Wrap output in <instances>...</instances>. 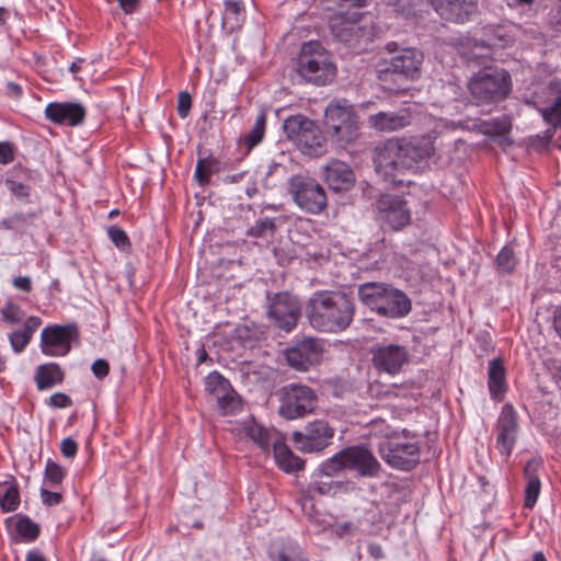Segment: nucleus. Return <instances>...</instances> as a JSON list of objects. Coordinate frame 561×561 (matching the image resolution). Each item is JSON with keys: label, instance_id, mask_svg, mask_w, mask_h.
<instances>
[{"label": "nucleus", "instance_id": "obj_1", "mask_svg": "<svg viewBox=\"0 0 561 561\" xmlns=\"http://www.w3.org/2000/svg\"><path fill=\"white\" fill-rule=\"evenodd\" d=\"M434 150L431 138L414 141L389 139L374 151L375 170L386 182L402 183L399 176L431 157Z\"/></svg>", "mask_w": 561, "mask_h": 561}, {"label": "nucleus", "instance_id": "obj_2", "mask_svg": "<svg viewBox=\"0 0 561 561\" xmlns=\"http://www.w3.org/2000/svg\"><path fill=\"white\" fill-rule=\"evenodd\" d=\"M354 314L355 306L352 298L340 291H316L306 306L309 324L320 332L344 331L352 323Z\"/></svg>", "mask_w": 561, "mask_h": 561}, {"label": "nucleus", "instance_id": "obj_3", "mask_svg": "<svg viewBox=\"0 0 561 561\" xmlns=\"http://www.w3.org/2000/svg\"><path fill=\"white\" fill-rule=\"evenodd\" d=\"M371 426L383 440L378 445L381 458L391 468L410 471L420 462V445L415 435L408 430L390 431L383 421H373Z\"/></svg>", "mask_w": 561, "mask_h": 561}, {"label": "nucleus", "instance_id": "obj_4", "mask_svg": "<svg viewBox=\"0 0 561 561\" xmlns=\"http://www.w3.org/2000/svg\"><path fill=\"white\" fill-rule=\"evenodd\" d=\"M359 300L378 314L399 319L411 311V300L408 296L383 283H365L358 288Z\"/></svg>", "mask_w": 561, "mask_h": 561}, {"label": "nucleus", "instance_id": "obj_5", "mask_svg": "<svg viewBox=\"0 0 561 561\" xmlns=\"http://www.w3.org/2000/svg\"><path fill=\"white\" fill-rule=\"evenodd\" d=\"M295 72L300 81L314 85H325L334 79L336 68L322 44L310 41L300 48Z\"/></svg>", "mask_w": 561, "mask_h": 561}, {"label": "nucleus", "instance_id": "obj_6", "mask_svg": "<svg viewBox=\"0 0 561 561\" xmlns=\"http://www.w3.org/2000/svg\"><path fill=\"white\" fill-rule=\"evenodd\" d=\"M324 126L333 142L339 147L354 142L359 136L357 115L346 100H334L324 111Z\"/></svg>", "mask_w": 561, "mask_h": 561}, {"label": "nucleus", "instance_id": "obj_7", "mask_svg": "<svg viewBox=\"0 0 561 561\" xmlns=\"http://www.w3.org/2000/svg\"><path fill=\"white\" fill-rule=\"evenodd\" d=\"M424 60L423 53L415 48H402L389 60H383L377 66V78L385 88L392 89L389 83L397 81L415 80L421 76V67Z\"/></svg>", "mask_w": 561, "mask_h": 561}, {"label": "nucleus", "instance_id": "obj_8", "mask_svg": "<svg viewBox=\"0 0 561 561\" xmlns=\"http://www.w3.org/2000/svg\"><path fill=\"white\" fill-rule=\"evenodd\" d=\"M283 128L288 139L302 153L310 157L322 156L327 150V140L319 126L305 115L289 116L284 121Z\"/></svg>", "mask_w": 561, "mask_h": 561}, {"label": "nucleus", "instance_id": "obj_9", "mask_svg": "<svg viewBox=\"0 0 561 561\" xmlns=\"http://www.w3.org/2000/svg\"><path fill=\"white\" fill-rule=\"evenodd\" d=\"M468 89L477 104L496 103L510 94L511 76L503 69L483 70L470 79Z\"/></svg>", "mask_w": 561, "mask_h": 561}, {"label": "nucleus", "instance_id": "obj_10", "mask_svg": "<svg viewBox=\"0 0 561 561\" xmlns=\"http://www.w3.org/2000/svg\"><path fill=\"white\" fill-rule=\"evenodd\" d=\"M288 192L295 204L304 211L318 215L327 207L324 188L314 179L294 175L288 180Z\"/></svg>", "mask_w": 561, "mask_h": 561}, {"label": "nucleus", "instance_id": "obj_11", "mask_svg": "<svg viewBox=\"0 0 561 561\" xmlns=\"http://www.w3.org/2000/svg\"><path fill=\"white\" fill-rule=\"evenodd\" d=\"M317 402V394L310 387L289 383L280 389L278 412L286 420L300 419L312 413Z\"/></svg>", "mask_w": 561, "mask_h": 561}, {"label": "nucleus", "instance_id": "obj_12", "mask_svg": "<svg viewBox=\"0 0 561 561\" xmlns=\"http://www.w3.org/2000/svg\"><path fill=\"white\" fill-rule=\"evenodd\" d=\"M331 463L339 466L341 471L355 470L362 477H375L380 470V463L366 448L353 446L345 448L331 457Z\"/></svg>", "mask_w": 561, "mask_h": 561}, {"label": "nucleus", "instance_id": "obj_13", "mask_svg": "<svg viewBox=\"0 0 561 561\" xmlns=\"http://www.w3.org/2000/svg\"><path fill=\"white\" fill-rule=\"evenodd\" d=\"M334 428L324 420L309 422L304 431L295 432L293 439L296 447L304 453H319L331 444Z\"/></svg>", "mask_w": 561, "mask_h": 561}, {"label": "nucleus", "instance_id": "obj_14", "mask_svg": "<svg viewBox=\"0 0 561 561\" xmlns=\"http://www.w3.org/2000/svg\"><path fill=\"white\" fill-rule=\"evenodd\" d=\"M323 346L317 337H302L286 350L285 356L288 365L296 370L306 371L320 363Z\"/></svg>", "mask_w": 561, "mask_h": 561}, {"label": "nucleus", "instance_id": "obj_15", "mask_svg": "<svg viewBox=\"0 0 561 561\" xmlns=\"http://www.w3.org/2000/svg\"><path fill=\"white\" fill-rule=\"evenodd\" d=\"M301 314L298 298L288 293L276 294L268 308V317L279 329L289 332L296 325Z\"/></svg>", "mask_w": 561, "mask_h": 561}, {"label": "nucleus", "instance_id": "obj_16", "mask_svg": "<svg viewBox=\"0 0 561 561\" xmlns=\"http://www.w3.org/2000/svg\"><path fill=\"white\" fill-rule=\"evenodd\" d=\"M376 207L377 218L383 227L398 231L410 224L411 211L400 196L382 195Z\"/></svg>", "mask_w": 561, "mask_h": 561}, {"label": "nucleus", "instance_id": "obj_17", "mask_svg": "<svg viewBox=\"0 0 561 561\" xmlns=\"http://www.w3.org/2000/svg\"><path fill=\"white\" fill-rule=\"evenodd\" d=\"M76 335L77 328L72 324L46 327L41 334V350L48 356H65Z\"/></svg>", "mask_w": 561, "mask_h": 561}, {"label": "nucleus", "instance_id": "obj_18", "mask_svg": "<svg viewBox=\"0 0 561 561\" xmlns=\"http://www.w3.org/2000/svg\"><path fill=\"white\" fill-rule=\"evenodd\" d=\"M371 354L375 368L389 375L398 374L410 359L408 348L399 344L377 345Z\"/></svg>", "mask_w": 561, "mask_h": 561}, {"label": "nucleus", "instance_id": "obj_19", "mask_svg": "<svg viewBox=\"0 0 561 561\" xmlns=\"http://www.w3.org/2000/svg\"><path fill=\"white\" fill-rule=\"evenodd\" d=\"M517 413L512 404L503 405L496 424V448L508 457L515 446L518 434Z\"/></svg>", "mask_w": 561, "mask_h": 561}, {"label": "nucleus", "instance_id": "obj_20", "mask_svg": "<svg viewBox=\"0 0 561 561\" xmlns=\"http://www.w3.org/2000/svg\"><path fill=\"white\" fill-rule=\"evenodd\" d=\"M411 107H402L393 112H378L368 116V126L380 133H393L405 128L412 123Z\"/></svg>", "mask_w": 561, "mask_h": 561}, {"label": "nucleus", "instance_id": "obj_21", "mask_svg": "<svg viewBox=\"0 0 561 561\" xmlns=\"http://www.w3.org/2000/svg\"><path fill=\"white\" fill-rule=\"evenodd\" d=\"M479 0H432L435 11L442 19L465 23L478 11Z\"/></svg>", "mask_w": 561, "mask_h": 561}, {"label": "nucleus", "instance_id": "obj_22", "mask_svg": "<svg viewBox=\"0 0 561 561\" xmlns=\"http://www.w3.org/2000/svg\"><path fill=\"white\" fill-rule=\"evenodd\" d=\"M46 117L55 124L78 126L85 117V108L80 103H49L45 108Z\"/></svg>", "mask_w": 561, "mask_h": 561}, {"label": "nucleus", "instance_id": "obj_23", "mask_svg": "<svg viewBox=\"0 0 561 561\" xmlns=\"http://www.w3.org/2000/svg\"><path fill=\"white\" fill-rule=\"evenodd\" d=\"M341 472L339 466L331 463V458L322 462L316 472L312 474V481L309 489L321 495H334L342 488L343 482L336 481L333 478Z\"/></svg>", "mask_w": 561, "mask_h": 561}, {"label": "nucleus", "instance_id": "obj_24", "mask_svg": "<svg viewBox=\"0 0 561 561\" xmlns=\"http://www.w3.org/2000/svg\"><path fill=\"white\" fill-rule=\"evenodd\" d=\"M323 178L329 187L335 192L348 191L355 182L352 169L340 160H332L323 167Z\"/></svg>", "mask_w": 561, "mask_h": 561}, {"label": "nucleus", "instance_id": "obj_25", "mask_svg": "<svg viewBox=\"0 0 561 561\" xmlns=\"http://www.w3.org/2000/svg\"><path fill=\"white\" fill-rule=\"evenodd\" d=\"M42 325V319L38 317H28L23 327L14 330L9 334V341L12 350L15 353H21L27 346L30 341L32 340L36 330Z\"/></svg>", "mask_w": 561, "mask_h": 561}, {"label": "nucleus", "instance_id": "obj_26", "mask_svg": "<svg viewBox=\"0 0 561 561\" xmlns=\"http://www.w3.org/2000/svg\"><path fill=\"white\" fill-rule=\"evenodd\" d=\"M541 466V460L539 459H530L524 469V477L527 481V485L525 489L526 497H525V506L531 508L539 496L540 493V480L537 476V471Z\"/></svg>", "mask_w": 561, "mask_h": 561}, {"label": "nucleus", "instance_id": "obj_27", "mask_svg": "<svg viewBox=\"0 0 561 561\" xmlns=\"http://www.w3.org/2000/svg\"><path fill=\"white\" fill-rule=\"evenodd\" d=\"M273 451L277 465L285 472H296L304 468V461L296 456L284 442H274Z\"/></svg>", "mask_w": 561, "mask_h": 561}, {"label": "nucleus", "instance_id": "obj_28", "mask_svg": "<svg viewBox=\"0 0 561 561\" xmlns=\"http://www.w3.org/2000/svg\"><path fill=\"white\" fill-rule=\"evenodd\" d=\"M489 391L494 400H501L506 391L505 388V369L499 358H494L489 365Z\"/></svg>", "mask_w": 561, "mask_h": 561}, {"label": "nucleus", "instance_id": "obj_29", "mask_svg": "<svg viewBox=\"0 0 561 561\" xmlns=\"http://www.w3.org/2000/svg\"><path fill=\"white\" fill-rule=\"evenodd\" d=\"M35 379L38 389H48L64 380V373L59 365L49 363L37 367Z\"/></svg>", "mask_w": 561, "mask_h": 561}, {"label": "nucleus", "instance_id": "obj_30", "mask_svg": "<svg viewBox=\"0 0 561 561\" xmlns=\"http://www.w3.org/2000/svg\"><path fill=\"white\" fill-rule=\"evenodd\" d=\"M330 28L332 34L341 42L348 43L356 33L355 22H351L344 14H336L330 19Z\"/></svg>", "mask_w": 561, "mask_h": 561}, {"label": "nucleus", "instance_id": "obj_31", "mask_svg": "<svg viewBox=\"0 0 561 561\" xmlns=\"http://www.w3.org/2000/svg\"><path fill=\"white\" fill-rule=\"evenodd\" d=\"M20 504V494L16 483L12 481L0 482V507L3 512H13Z\"/></svg>", "mask_w": 561, "mask_h": 561}, {"label": "nucleus", "instance_id": "obj_32", "mask_svg": "<svg viewBox=\"0 0 561 561\" xmlns=\"http://www.w3.org/2000/svg\"><path fill=\"white\" fill-rule=\"evenodd\" d=\"M15 530L23 541H34L39 535V526L25 515H18Z\"/></svg>", "mask_w": 561, "mask_h": 561}, {"label": "nucleus", "instance_id": "obj_33", "mask_svg": "<svg viewBox=\"0 0 561 561\" xmlns=\"http://www.w3.org/2000/svg\"><path fill=\"white\" fill-rule=\"evenodd\" d=\"M205 386L213 400L218 397L222 399L224 393L231 388L230 382L217 371H213L206 377Z\"/></svg>", "mask_w": 561, "mask_h": 561}, {"label": "nucleus", "instance_id": "obj_34", "mask_svg": "<svg viewBox=\"0 0 561 561\" xmlns=\"http://www.w3.org/2000/svg\"><path fill=\"white\" fill-rule=\"evenodd\" d=\"M205 386L213 400L218 397L222 399L224 393L231 388L230 382L217 371H213L206 377Z\"/></svg>", "mask_w": 561, "mask_h": 561}, {"label": "nucleus", "instance_id": "obj_35", "mask_svg": "<svg viewBox=\"0 0 561 561\" xmlns=\"http://www.w3.org/2000/svg\"><path fill=\"white\" fill-rule=\"evenodd\" d=\"M247 436L252 439L262 449H267L270 446V433L262 425L255 421H250L244 427Z\"/></svg>", "mask_w": 561, "mask_h": 561}, {"label": "nucleus", "instance_id": "obj_36", "mask_svg": "<svg viewBox=\"0 0 561 561\" xmlns=\"http://www.w3.org/2000/svg\"><path fill=\"white\" fill-rule=\"evenodd\" d=\"M543 121L553 128L561 127V87L551 106L540 108Z\"/></svg>", "mask_w": 561, "mask_h": 561}, {"label": "nucleus", "instance_id": "obj_37", "mask_svg": "<svg viewBox=\"0 0 561 561\" xmlns=\"http://www.w3.org/2000/svg\"><path fill=\"white\" fill-rule=\"evenodd\" d=\"M215 401L222 414H233L241 409V399L232 388L224 393L222 399L218 397Z\"/></svg>", "mask_w": 561, "mask_h": 561}, {"label": "nucleus", "instance_id": "obj_38", "mask_svg": "<svg viewBox=\"0 0 561 561\" xmlns=\"http://www.w3.org/2000/svg\"><path fill=\"white\" fill-rule=\"evenodd\" d=\"M265 126L266 117L265 114L262 113L256 117L254 126L252 127L251 131L244 136V142L248 149H252L253 147L261 142L265 133Z\"/></svg>", "mask_w": 561, "mask_h": 561}, {"label": "nucleus", "instance_id": "obj_39", "mask_svg": "<svg viewBox=\"0 0 561 561\" xmlns=\"http://www.w3.org/2000/svg\"><path fill=\"white\" fill-rule=\"evenodd\" d=\"M276 229V224L273 218L264 217L255 221V224L249 228L248 236L253 238H264L273 236Z\"/></svg>", "mask_w": 561, "mask_h": 561}, {"label": "nucleus", "instance_id": "obj_40", "mask_svg": "<svg viewBox=\"0 0 561 561\" xmlns=\"http://www.w3.org/2000/svg\"><path fill=\"white\" fill-rule=\"evenodd\" d=\"M217 162L213 159H199L195 169V179L201 185H205L209 182L210 175L213 174Z\"/></svg>", "mask_w": 561, "mask_h": 561}, {"label": "nucleus", "instance_id": "obj_41", "mask_svg": "<svg viewBox=\"0 0 561 561\" xmlns=\"http://www.w3.org/2000/svg\"><path fill=\"white\" fill-rule=\"evenodd\" d=\"M45 481L55 486L64 480L66 470L53 460H48L45 467Z\"/></svg>", "mask_w": 561, "mask_h": 561}, {"label": "nucleus", "instance_id": "obj_42", "mask_svg": "<svg viewBox=\"0 0 561 561\" xmlns=\"http://www.w3.org/2000/svg\"><path fill=\"white\" fill-rule=\"evenodd\" d=\"M516 265L513 250L504 247L496 256V266L502 273H511Z\"/></svg>", "mask_w": 561, "mask_h": 561}, {"label": "nucleus", "instance_id": "obj_43", "mask_svg": "<svg viewBox=\"0 0 561 561\" xmlns=\"http://www.w3.org/2000/svg\"><path fill=\"white\" fill-rule=\"evenodd\" d=\"M0 314L5 322L12 324L20 322L24 317L23 310L12 301L4 304V306L0 309Z\"/></svg>", "mask_w": 561, "mask_h": 561}, {"label": "nucleus", "instance_id": "obj_44", "mask_svg": "<svg viewBox=\"0 0 561 561\" xmlns=\"http://www.w3.org/2000/svg\"><path fill=\"white\" fill-rule=\"evenodd\" d=\"M108 238L112 242L121 250H126L129 248L130 242L127 233L117 226H111L107 229Z\"/></svg>", "mask_w": 561, "mask_h": 561}, {"label": "nucleus", "instance_id": "obj_45", "mask_svg": "<svg viewBox=\"0 0 561 561\" xmlns=\"http://www.w3.org/2000/svg\"><path fill=\"white\" fill-rule=\"evenodd\" d=\"M276 561H308L297 545H289L278 552Z\"/></svg>", "mask_w": 561, "mask_h": 561}, {"label": "nucleus", "instance_id": "obj_46", "mask_svg": "<svg viewBox=\"0 0 561 561\" xmlns=\"http://www.w3.org/2000/svg\"><path fill=\"white\" fill-rule=\"evenodd\" d=\"M242 8L239 1L237 0H227L225 2V12H224V21L227 22H238V16L241 13Z\"/></svg>", "mask_w": 561, "mask_h": 561}, {"label": "nucleus", "instance_id": "obj_47", "mask_svg": "<svg viewBox=\"0 0 561 561\" xmlns=\"http://www.w3.org/2000/svg\"><path fill=\"white\" fill-rule=\"evenodd\" d=\"M5 185L9 191L18 198H27L30 195V187L22 182L8 179Z\"/></svg>", "mask_w": 561, "mask_h": 561}, {"label": "nucleus", "instance_id": "obj_48", "mask_svg": "<svg viewBox=\"0 0 561 561\" xmlns=\"http://www.w3.org/2000/svg\"><path fill=\"white\" fill-rule=\"evenodd\" d=\"M482 126H483V133L486 135L500 136V135L505 134L507 130L506 124L501 121H497V119H492L490 122H485V123H483Z\"/></svg>", "mask_w": 561, "mask_h": 561}, {"label": "nucleus", "instance_id": "obj_49", "mask_svg": "<svg viewBox=\"0 0 561 561\" xmlns=\"http://www.w3.org/2000/svg\"><path fill=\"white\" fill-rule=\"evenodd\" d=\"M192 106V98L188 92L183 91L178 98V113L181 118H186Z\"/></svg>", "mask_w": 561, "mask_h": 561}, {"label": "nucleus", "instance_id": "obj_50", "mask_svg": "<svg viewBox=\"0 0 561 561\" xmlns=\"http://www.w3.org/2000/svg\"><path fill=\"white\" fill-rule=\"evenodd\" d=\"M14 160V146L10 141H0V163L8 164Z\"/></svg>", "mask_w": 561, "mask_h": 561}, {"label": "nucleus", "instance_id": "obj_51", "mask_svg": "<svg viewBox=\"0 0 561 561\" xmlns=\"http://www.w3.org/2000/svg\"><path fill=\"white\" fill-rule=\"evenodd\" d=\"M49 404L56 409L68 408L72 404L71 398L64 392H56L50 396Z\"/></svg>", "mask_w": 561, "mask_h": 561}, {"label": "nucleus", "instance_id": "obj_52", "mask_svg": "<svg viewBox=\"0 0 561 561\" xmlns=\"http://www.w3.org/2000/svg\"><path fill=\"white\" fill-rule=\"evenodd\" d=\"M42 502L47 506L58 505L62 501V495L58 492H51L46 489L41 490Z\"/></svg>", "mask_w": 561, "mask_h": 561}, {"label": "nucleus", "instance_id": "obj_53", "mask_svg": "<svg viewBox=\"0 0 561 561\" xmlns=\"http://www.w3.org/2000/svg\"><path fill=\"white\" fill-rule=\"evenodd\" d=\"M77 450H78V445L72 438L67 437L61 440L60 451L65 457H67V458L75 457L77 454Z\"/></svg>", "mask_w": 561, "mask_h": 561}, {"label": "nucleus", "instance_id": "obj_54", "mask_svg": "<svg viewBox=\"0 0 561 561\" xmlns=\"http://www.w3.org/2000/svg\"><path fill=\"white\" fill-rule=\"evenodd\" d=\"M92 373L96 378H104L108 375L110 366L105 359H96L91 366Z\"/></svg>", "mask_w": 561, "mask_h": 561}, {"label": "nucleus", "instance_id": "obj_55", "mask_svg": "<svg viewBox=\"0 0 561 561\" xmlns=\"http://www.w3.org/2000/svg\"><path fill=\"white\" fill-rule=\"evenodd\" d=\"M13 285L15 288L23 290L25 293H28L32 289V282L31 278L27 276L15 277L13 279Z\"/></svg>", "mask_w": 561, "mask_h": 561}, {"label": "nucleus", "instance_id": "obj_56", "mask_svg": "<svg viewBox=\"0 0 561 561\" xmlns=\"http://www.w3.org/2000/svg\"><path fill=\"white\" fill-rule=\"evenodd\" d=\"M368 553L375 560H381L385 557L381 546L375 542L368 545Z\"/></svg>", "mask_w": 561, "mask_h": 561}, {"label": "nucleus", "instance_id": "obj_57", "mask_svg": "<svg viewBox=\"0 0 561 561\" xmlns=\"http://www.w3.org/2000/svg\"><path fill=\"white\" fill-rule=\"evenodd\" d=\"M510 43V37L506 35H496L493 38L488 39L489 46L505 47Z\"/></svg>", "mask_w": 561, "mask_h": 561}, {"label": "nucleus", "instance_id": "obj_58", "mask_svg": "<svg viewBox=\"0 0 561 561\" xmlns=\"http://www.w3.org/2000/svg\"><path fill=\"white\" fill-rule=\"evenodd\" d=\"M5 91L8 95L13 98H19L22 93L21 87L15 82H8L5 85Z\"/></svg>", "mask_w": 561, "mask_h": 561}, {"label": "nucleus", "instance_id": "obj_59", "mask_svg": "<svg viewBox=\"0 0 561 561\" xmlns=\"http://www.w3.org/2000/svg\"><path fill=\"white\" fill-rule=\"evenodd\" d=\"M26 561H46L44 556L37 550H32L26 554Z\"/></svg>", "mask_w": 561, "mask_h": 561}, {"label": "nucleus", "instance_id": "obj_60", "mask_svg": "<svg viewBox=\"0 0 561 561\" xmlns=\"http://www.w3.org/2000/svg\"><path fill=\"white\" fill-rule=\"evenodd\" d=\"M554 327L561 336V306L554 312Z\"/></svg>", "mask_w": 561, "mask_h": 561}, {"label": "nucleus", "instance_id": "obj_61", "mask_svg": "<svg viewBox=\"0 0 561 561\" xmlns=\"http://www.w3.org/2000/svg\"><path fill=\"white\" fill-rule=\"evenodd\" d=\"M386 49L389 51V53H398V44L396 42H390L386 45Z\"/></svg>", "mask_w": 561, "mask_h": 561}, {"label": "nucleus", "instance_id": "obj_62", "mask_svg": "<svg viewBox=\"0 0 561 561\" xmlns=\"http://www.w3.org/2000/svg\"><path fill=\"white\" fill-rule=\"evenodd\" d=\"M82 60H79V61H73L70 67H69V71L73 75H76L79 70H80V62Z\"/></svg>", "mask_w": 561, "mask_h": 561}, {"label": "nucleus", "instance_id": "obj_63", "mask_svg": "<svg viewBox=\"0 0 561 561\" xmlns=\"http://www.w3.org/2000/svg\"><path fill=\"white\" fill-rule=\"evenodd\" d=\"M533 561H547V560L541 552H536L534 554Z\"/></svg>", "mask_w": 561, "mask_h": 561}, {"label": "nucleus", "instance_id": "obj_64", "mask_svg": "<svg viewBox=\"0 0 561 561\" xmlns=\"http://www.w3.org/2000/svg\"><path fill=\"white\" fill-rule=\"evenodd\" d=\"M396 391H397V388H396V387H393L392 389L387 390V391L385 392V396H386V397H388V398H390V397H392V396H393V397H396V396H397V392H396Z\"/></svg>", "mask_w": 561, "mask_h": 561}]
</instances>
